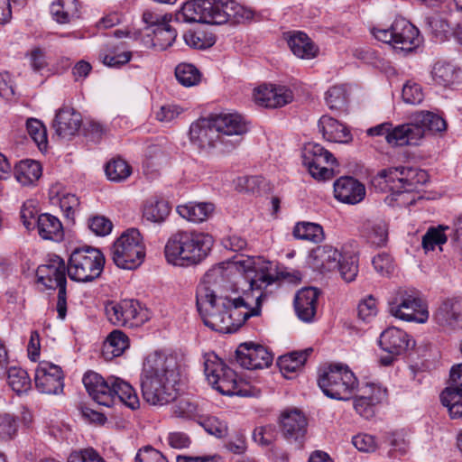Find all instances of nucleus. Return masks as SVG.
<instances>
[{
  "mask_svg": "<svg viewBox=\"0 0 462 462\" xmlns=\"http://www.w3.org/2000/svg\"><path fill=\"white\" fill-rule=\"evenodd\" d=\"M416 174V170L412 168H388L380 171L374 180H378L379 183L383 181L386 185H389V189L391 190H393L395 188L399 189V187L395 185L396 181L403 184L401 188H402L404 185L409 187L413 186V179Z\"/></svg>",
  "mask_w": 462,
  "mask_h": 462,
  "instance_id": "30",
  "label": "nucleus"
},
{
  "mask_svg": "<svg viewBox=\"0 0 462 462\" xmlns=\"http://www.w3.org/2000/svg\"><path fill=\"white\" fill-rule=\"evenodd\" d=\"M35 386L42 393L59 394L64 387L61 367L49 361H41L35 370Z\"/></svg>",
  "mask_w": 462,
  "mask_h": 462,
  "instance_id": "16",
  "label": "nucleus"
},
{
  "mask_svg": "<svg viewBox=\"0 0 462 462\" xmlns=\"http://www.w3.org/2000/svg\"><path fill=\"white\" fill-rule=\"evenodd\" d=\"M211 278V274H207L196 293L197 308L207 327L221 333H233L249 318L260 315L262 292L255 297L249 292L237 297L217 296L209 286Z\"/></svg>",
  "mask_w": 462,
  "mask_h": 462,
  "instance_id": "1",
  "label": "nucleus"
},
{
  "mask_svg": "<svg viewBox=\"0 0 462 462\" xmlns=\"http://www.w3.org/2000/svg\"><path fill=\"white\" fill-rule=\"evenodd\" d=\"M107 319L115 326L138 327L147 319L145 310L135 300L109 301L105 306Z\"/></svg>",
  "mask_w": 462,
  "mask_h": 462,
  "instance_id": "14",
  "label": "nucleus"
},
{
  "mask_svg": "<svg viewBox=\"0 0 462 462\" xmlns=\"http://www.w3.org/2000/svg\"><path fill=\"white\" fill-rule=\"evenodd\" d=\"M343 280L346 282H353L358 273L357 259L356 256L341 257L337 268Z\"/></svg>",
  "mask_w": 462,
  "mask_h": 462,
  "instance_id": "53",
  "label": "nucleus"
},
{
  "mask_svg": "<svg viewBox=\"0 0 462 462\" xmlns=\"http://www.w3.org/2000/svg\"><path fill=\"white\" fill-rule=\"evenodd\" d=\"M372 33L378 41L403 51H411L421 42L418 28L402 17L396 18L389 29L374 28Z\"/></svg>",
  "mask_w": 462,
  "mask_h": 462,
  "instance_id": "10",
  "label": "nucleus"
},
{
  "mask_svg": "<svg viewBox=\"0 0 462 462\" xmlns=\"http://www.w3.org/2000/svg\"><path fill=\"white\" fill-rule=\"evenodd\" d=\"M319 292L314 288L300 290L294 299V309L298 318L304 322L313 320L317 310Z\"/></svg>",
  "mask_w": 462,
  "mask_h": 462,
  "instance_id": "26",
  "label": "nucleus"
},
{
  "mask_svg": "<svg viewBox=\"0 0 462 462\" xmlns=\"http://www.w3.org/2000/svg\"><path fill=\"white\" fill-rule=\"evenodd\" d=\"M26 56L29 59V63L32 70L41 71L48 66L46 51L40 48H32Z\"/></svg>",
  "mask_w": 462,
  "mask_h": 462,
  "instance_id": "63",
  "label": "nucleus"
},
{
  "mask_svg": "<svg viewBox=\"0 0 462 462\" xmlns=\"http://www.w3.org/2000/svg\"><path fill=\"white\" fill-rule=\"evenodd\" d=\"M105 171L110 180L119 182L131 175L132 168L125 161L118 158L108 162Z\"/></svg>",
  "mask_w": 462,
  "mask_h": 462,
  "instance_id": "49",
  "label": "nucleus"
},
{
  "mask_svg": "<svg viewBox=\"0 0 462 462\" xmlns=\"http://www.w3.org/2000/svg\"><path fill=\"white\" fill-rule=\"evenodd\" d=\"M199 423L208 433L217 438H222L227 432L226 424L216 417L203 418Z\"/></svg>",
  "mask_w": 462,
  "mask_h": 462,
  "instance_id": "59",
  "label": "nucleus"
},
{
  "mask_svg": "<svg viewBox=\"0 0 462 462\" xmlns=\"http://www.w3.org/2000/svg\"><path fill=\"white\" fill-rule=\"evenodd\" d=\"M105 263V256L99 249L92 246L75 248L68 260V275L78 282H93L101 275Z\"/></svg>",
  "mask_w": 462,
  "mask_h": 462,
  "instance_id": "6",
  "label": "nucleus"
},
{
  "mask_svg": "<svg viewBox=\"0 0 462 462\" xmlns=\"http://www.w3.org/2000/svg\"><path fill=\"white\" fill-rule=\"evenodd\" d=\"M215 207L212 203L201 202H189L187 204L179 205L177 207L178 214L193 223H201L207 220L213 213Z\"/></svg>",
  "mask_w": 462,
  "mask_h": 462,
  "instance_id": "34",
  "label": "nucleus"
},
{
  "mask_svg": "<svg viewBox=\"0 0 462 462\" xmlns=\"http://www.w3.org/2000/svg\"><path fill=\"white\" fill-rule=\"evenodd\" d=\"M80 125L81 116L69 106L60 108L53 121L56 134L62 138L73 136L79 131Z\"/></svg>",
  "mask_w": 462,
  "mask_h": 462,
  "instance_id": "25",
  "label": "nucleus"
},
{
  "mask_svg": "<svg viewBox=\"0 0 462 462\" xmlns=\"http://www.w3.org/2000/svg\"><path fill=\"white\" fill-rule=\"evenodd\" d=\"M204 373L208 383L221 394L247 395V393L241 389L243 382L237 381L236 373L215 353L204 355Z\"/></svg>",
  "mask_w": 462,
  "mask_h": 462,
  "instance_id": "8",
  "label": "nucleus"
},
{
  "mask_svg": "<svg viewBox=\"0 0 462 462\" xmlns=\"http://www.w3.org/2000/svg\"><path fill=\"white\" fill-rule=\"evenodd\" d=\"M39 236L45 240L60 242L64 237V229L60 220L51 214H41L37 218Z\"/></svg>",
  "mask_w": 462,
  "mask_h": 462,
  "instance_id": "33",
  "label": "nucleus"
},
{
  "mask_svg": "<svg viewBox=\"0 0 462 462\" xmlns=\"http://www.w3.org/2000/svg\"><path fill=\"white\" fill-rule=\"evenodd\" d=\"M129 346L127 336L121 330H114L107 337L104 343V352L112 356H121Z\"/></svg>",
  "mask_w": 462,
  "mask_h": 462,
  "instance_id": "47",
  "label": "nucleus"
},
{
  "mask_svg": "<svg viewBox=\"0 0 462 462\" xmlns=\"http://www.w3.org/2000/svg\"><path fill=\"white\" fill-rule=\"evenodd\" d=\"M442 404L448 408L449 415L452 419L462 418V390L449 386L447 387L440 394Z\"/></svg>",
  "mask_w": 462,
  "mask_h": 462,
  "instance_id": "42",
  "label": "nucleus"
},
{
  "mask_svg": "<svg viewBox=\"0 0 462 462\" xmlns=\"http://www.w3.org/2000/svg\"><path fill=\"white\" fill-rule=\"evenodd\" d=\"M14 176L22 185H32L42 176V166L33 160L21 161L14 167Z\"/></svg>",
  "mask_w": 462,
  "mask_h": 462,
  "instance_id": "39",
  "label": "nucleus"
},
{
  "mask_svg": "<svg viewBox=\"0 0 462 462\" xmlns=\"http://www.w3.org/2000/svg\"><path fill=\"white\" fill-rule=\"evenodd\" d=\"M67 462H105L100 455L92 448L73 451Z\"/></svg>",
  "mask_w": 462,
  "mask_h": 462,
  "instance_id": "60",
  "label": "nucleus"
},
{
  "mask_svg": "<svg viewBox=\"0 0 462 462\" xmlns=\"http://www.w3.org/2000/svg\"><path fill=\"white\" fill-rule=\"evenodd\" d=\"M152 45L160 51L171 47L177 37V32L165 20L157 25L152 31Z\"/></svg>",
  "mask_w": 462,
  "mask_h": 462,
  "instance_id": "43",
  "label": "nucleus"
},
{
  "mask_svg": "<svg viewBox=\"0 0 462 462\" xmlns=\"http://www.w3.org/2000/svg\"><path fill=\"white\" fill-rule=\"evenodd\" d=\"M292 234L297 239L308 240L313 243H319L324 239L322 226L311 222L297 223L293 227Z\"/></svg>",
  "mask_w": 462,
  "mask_h": 462,
  "instance_id": "44",
  "label": "nucleus"
},
{
  "mask_svg": "<svg viewBox=\"0 0 462 462\" xmlns=\"http://www.w3.org/2000/svg\"><path fill=\"white\" fill-rule=\"evenodd\" d=\"M408 334L397 328L392 327L382 332L379 338L381 348L391 355H401L409 346Z\"/></svg>",
  "mask_w": 462,
  "mask_h": 462,
  "instance_id": "28",
  "label": "nucleus"
},
{
  "mask_svg": "<svg viewBox=\"0 0 462 462\" xmlns=\"http://www.w3.org/2000/svg\"><path fill=\"white\" fill-rule=\"evenodd\" d=\"M82 381L89 395L100 405L111 407L118 401L132 410L140 406L135 390L118 377L105 379L97 373L88 372Z\"/></svg>",
  "mask_w": 462,
  "mask_h": 462,
  "instance_id": "4",
  "label": "nucleus"
},
{
  "mask_svg": "<svg viewBox=\"0 0 462 462\" xmlns=\"http://www.w3.org/2000/svg\"><path fill=\"white\" fill-rule=\"evenodd\" d=\"M256 104L268 108L282 107L293 99L292 91L285 86H260L254 91Z\"/></svg>",
  "mask_w": 462,
  "mask_h": 462,
  "instance_id": "21",
  "label": "nucleus"
},
{
  "mask_svg": "<svg viewBox=\"0 0 462 462\" xmlns=\"http://www.w3.org/2000/svg\"><path fill=\"white\" fill-rule=\"evenodd\" d=\"M168 201L159 199H151L145 201L143 207V217L149 222L162 224L171 213Z\"/></svg>",
  "mask_w": 462,
  "mask_h": 462,
  "instance_id": "37",
  "label": "nucleus"
},
{
  "mask_svg": "<svg viewBox=\"0 0 462 462\" xmlns=\"http://www.w3.org/2000/svg\"><path fill=\"white\" fill-rule=\"evenodd\" d=\"M172 412L176 417L196 419L199 415L198 404L189 398L181 397L172 407Z\"/></svg>",
  "mask_w": 462,
  "mask_h": 462,
  "instance_id": "52",
  "label": "nucleus"
},
{
  "mask_svg": "<svg viewBox=\"0 0 462 462\" xmlns=\"http://www.w3.org/2000/svg\"><path fill=\"white\" fill-rule=\"evenodd\" d=\"M133 53L129 51L121 52L114 51L109 54L100 55L102 62L111 68H120L128 63L132 59Z\"/></svg>",
  "mask_w": 462,
  "mask_h": 462,
  "instance_id": "57",
  "label": "nucleus"
},
{
  "mask_svg": "<svg viewBox=\"0 0 462 462\" xmlns=\"http://www.w3.org/2000/svg\"><path fill=\"white\" fill-rule=\"evenodd\" d=\"M79 199L74 194L65 193L60 198V209L69 219H74L75 214L79 208Z\"/></svg>",
  "mask_w": 462,
  "mask_h": 462,
  "instance_id": "58",
  "label": "nucleus"
},
{
  "mask_svg": "<svg viewBox=\"0 0 462 462\" xmlns=\"http://www.w3.org/2000/svg\"><path fill=\"white\" fill-rule=\"evenodd\" d=\"M319 129L328 142L346 143L352 140L349 129L329 116H322L319 118Z\"/></svg>",
  "mask_w": 462,
  "mask_h": 462,
  "instance_id": "29",
  "label": "nucleus"
},
{
  "mask_svg": "<svg viewBox=\"0 0 462 462\" xmlns=\"http://www.w3.org/2000/svg\"><path fill=\"white\" fill-rule=\"evenodd\" d=\"M7 382L17 394L31 389L32 383L27 372L19 367H11L7 371Z\"/></svg>",
  "mask_w": 462,
  "mask_h": 462,
  "instance_id": "48",
  "label": "nucleus"
},
{
  "mask_svg": "<svg viewBox=\"0 0 462 462\" xmlns=\"http://www.w3.org/2000/svg\"><path fill=\"white\" fill-rule=\"evenodd\" d=\"M335 198L346 204L361 202L365 196V188L353 177H340L334 183Z\"/></svg>",
  "mask_w": 462,
  "mask_h": 462,
  "instance_id": "22",
  "label": "nucleus"
},
{
  "mask_svg": "<svg viewBox=\"0 0 462 462\" xmlns=\"http://www.w3.org/2000/svg\"><path fill=\"white\" fill-rule=\"evenodd\" d=\"M175 77L184 87L197 86L202 78L201 72L191 63H180L175 68Z\"/></svg>",
  "mask_w": 462,
  "mask_h": 462,
  "instance_id": "46",
  "label": "nucleus"
},
{
  "mask_svg": "<svg viewBox=\"0 0 462 462\" xmlns=\"http://www.w3.org/2000/svg\"><path fill=\"white\" fill-rule=\"evenodd\" d=\"M287 43L292 53L300 58L310 60L319 54V47L302 32H293L286 37Z\"/></svg>",
  "mask_w": 462,
  "mask_h": 462,
  "instance_id": "31",
  "label": "nucleus"
},
{
  "mask_svg": "<svg viewBox=\"0 0 462 462\" xmlns=\"http://www.w3.org/2000/svg\"><path fill=\"white\" fill-rule=\"evenodd\" d=\"M365 395L355 398L354 409L362 417L370 419L374 415V406L385 396V391L374 384H367Z\"/></svg>",
  "mask_w": 462,
  "mask_h": 462,
  "instance_id": "27",
  "label": "nucleus"
},
{
  "mask_svg": "<svg viewBox=\"0 0 462 462\" xmlns=\"http://www.w3.org/2000/svg\"><path fill=\"white\" fill-rule=\"evenodd\" d=\"M448 226H439L438 227H430L422 236L421 245L425 252L432 251L435 247L446 244L448 237L445 235V229Z\"/></svg>",
  "mask_w": 462,
  "mask_h": 462,
  "instance_id": "50",
  "label": "nucleus"
},
{
  "mask_svg": "<svg viewBox=\"0 0 462 462\" xmlns=\"http://www.w3.org/2000/svg\"><path fill=\"white\" fill-rule=\"evenodd\" d=\"M308 421L305 415L297 409L284 411L280 416V427L282 436L291 443L301 447Z\"/></svg>",
  "mask_w": 462,
  "mask_h": 462,
  "instance_id": "18",
  "label": "nucleus"
},
{
  "mask_svg": "<svg viewBox=\"0 0 462 462\" xmlns=\"http://www.w3.org/2000/svg\"><path fill=\"white\" fill-rule=\"evenodd\" d=\"M422 131L414 125L413 120L410 123L391 125L387 143L392 146L418 145L422 140Z\"/></svg>",
  "mask_w": 462,
  "mask_h": 462,
  "instance_id": "24",
  "label": "nucleus"
},
{
  "mask_svg": "<svg viewBox=\"0 0 462 462\" xmlns=\"http://www.w3.org/2000/svg\"><path fill=\"white\" fill-rule=\"evenodd\" d=\"M303 165L317 180H328L336 174L338 166L334 155L317 143H306L301 152Z\"/></svg>",
  "mask_w": 462,
  "mask_h": 462,
  "instance_id": "12",
  "label": "nucleus"
},
{
  "mask_svg": "<svg viewBox=\"0 0 462 462\" xmlns=\"http://www.w3.org/2000/svg\"><path fill=\"white\" fill-rule=\"evenodd\" d=\"M435 321L442 327H462V299L453 298L443 301L434 312Z\"/></svg>",
  "mask_w": 462,
  "mask_h": 462,
  "instance_id": "23",
  "label": "nucleus"
},
{
  "mask_svg": "<svg viewBox=\"0 0 462 462\" xmlns=\"http://www.w3.org/2000/svg\"><path fill=\"white\" fill-rule=\"evenodd\" d=\"M214 245L212 236L195 229L178 230L171 234L164 246L166 261L180 267L201 263Z\"/></svg>",
  "mask_w": 462,
  "mask_h": 462,
  "instance_id": "3",
  "label": "nucleus"
},
{
  "mask_svg": "<svg viewBox=\"0 0 462 462\" xmlns=\"http://www.w3.org/2000/svg\"><path fill=\"white\" fill-rule=\"evenodd\" d=\"M326 103L330 109H340L346 102V89L343 86H333L326 92Z\"/></svg>",
  "mask_w": 462,
  "mask_h": 462,
  "instance_id": "54",
  "label": "nucleus"
},
{
  "mask_svg": "<svg viewBox=\"0 0 462 462\" xmlns=\"http://www.w3.org/2000/svg\"><path fill=\"white\" fill-rule=\"evenodd\" d=\"M180 376L176 356L158 351L149 354L143 361L140 377L143 400L156 406L174 401Z\"/></svg>",
  "mask_w": 462,
  "mask_h": 462,
  "instance_id": "2",
  "label": "nucleus"
},
{
  "mask_svg": "<svg viewBox=\"0 0 462 462\" xmlns=\"http://www.w3.org/2000/svg\"><path fill=\"white\" fill-rule=\"evenodd\" d=\"M237 363L246 369H263L273 363V355L266 347L253 343L241 344L236 351Z\"/></svg>",
  "mask_w": 462,
  "mask_h": 462,
  "instance_id": "19",
  "label": "nucleus"
},
{
  "mask_svg": "<svg viewBox=\"0 0 462 462\" xmlns=\"http://www.w3.org/2000/svg\"><path fill=\"white\" fill-rule=\"evenodd\" d=\"M375 271L381 275H390L394 269L393 257L386 253L378 254L373 259Z\"/></svg>",
  "mask_w": 462,
  "mask_h": 462,
  "instance_id": "62",
  "label": "nucleus"
},
{
  "mask_svg": "<svg viewBox=\"0 0 462 462\" xmlns=\"http://www.w3.org/2000/svg\"><path fill=\"white\" fill-rule=\"evenodd\" d=\"M134 462H168V460L159 450L151 446H145L138 450Z\"/></svg>",
  "mask_w": 462,
  "mask_h": 462,
  "instance_id": "64",
  "label": "nucleus"
},
{
  "mask_svg": "<svg viewBox=\"0 0 462 462\" xmlns=\"http://www.w3.org/2000/svg\"><path fill=\"white\" fill-rule=\"evenodd\" d=\"M178 22L205 23L202 13V0L186 2L181 9L175 14Z\"/></svg>",
  "mask_w": 462,
  "mask_h": 462,
  "instance_id": "45",
  "label": "nucleus"
},
{
  "mask_svg": "<svg viewBox=\"0 0 462 462\" xmlns=\"http://www.w3.org/2000/svg\"><path fill=\"white\" fill-rule=\"evenodd\" d=\"M237 270L243 271L252 291H261L275 282L276 277L271 273V263L261 258L244 257L235 261Z\"/></svg>",
  "mask_w": 462,
  "mask_h": 462,
  "instance_id": "15",
  "label": "nucleus"
},
{
  "mask_svg": "<svg viewBox=\"0 0 462 462\" xmlns=\"http://www.w3.org/2000/svg\"><path fill=\"white\" fill-rule=\"evenodd\" d=\"M389 313L404 321L425 323L429 319L426 302L414 288L401 287L388 300Z\"/></svg>",
  "mask_w": 462,
  "mask_h": 462,
  "instance_id": "5",
  "label": "nucleus"
},
{
  "mask_svg": "<svg viewBox=\"0 0 462 462\" xmlns=\"http://www.w3.org/2000/svg\"><path fill=\"white\" fill-rule=\"evenodd\" d=\"M313 265L321 272H331L337 268L342 257L337 249L332 245H319L312 251Z\"/></svg>",
  "mask_w": 462,
  "mask_h": 462,
  "instance_id": "32",
  "label": "nucleus"
},
{
  "mask_svg": "<svg viewBox=\"0 0 462 462\" xmlns=\"http://www.w3.org/2000/svg\"><path fill=\"white\" fill-rule=\"evenodd\" d=\"M29 135L40 150L47 147V131L45 125L38 119L29 118L26 122Z\"/></svg>",
  "mask_w": 462,
  "mask_h": 462,
  "instance_id": "51",
  "label": "nucleus"
},
{
  "mask_svg": "<svg viewBox=\"0 0 462 462\" xmlns=\"http://www.w3.org/2000/svg\"><path fill=\"white\" fill-rule=\"evenodd\" d=\"M312 348L293 351L278 358L277 365L282 373H292L301 368L307 361Z\"/></svg>",
  "mask_w": 462,
  "mask_h": 462,
  "instance_id": "41",
  "label": "nucleus"
},
{
  "mask_svg": "<svg viewBox=\"0 0 462 462\" xmlns=\"http://www.w3.org/2000/svg\"><path fill=\"white\" fill-rule=\"evenodd\" d=\"M50 10L60 23H68L79 16L78 0H53Z\"/></svg>",
  "mask_w": 462,
  "mask_h": 462,
  "instance_id": "38",
  "label": "nucleus"
},
{
  "mask_svg": "<svg viewBox=\"0 0 462 462\" xmlns=\"http://www.w3.org/2000/svg\"><path fill=\"white\" fill-rule=\"evenodd\" d=\"M18 432V422L10 414L0 416V439L10 440L16 436Z\"/></svg>",
  "mask_w": 462,
  "mask_h": 462,
  "instance_id": "56",
  "label": "nucleus"
},
{
  "mask_svg": "<svg viewBox=\"0 0 462 462\" xmlns=\"http://www.w3.org/2000/svg\"><path fill=\"white\" fill-rule=\"evenodd\" d=\"M88 227L97 236H105L111 232L113 224L103 216H95L88 219Z\"/></svg>",
  "mask_w": 462,
  "mask_h": 462,
  "instance_id": "61",
  "label": "nucleus"
},
{
  "mask_svg": "<svg viewBox=\"0 0 462 462\" xmlns=\"http://www.w3.org/2000/svg\"><path fill=\"white\" fill-rule=\"evenodd\" d=\"M361 232L368 242L375 246H383L388 240V226L382 219H367L364 221Z\"/></svg>",
  "mask_w": 462,
  "mask_h": 462,
  "instance_id": "35",
  "label": "nucleus"
},
{
  "mask_svg": "<svg viewBox=\"0 0 462 462\" xmlns=\"http://www.w3.org/2000/svg\"><path fill=\"white\" fill-rule=\"evenodd\" d=\"M412 120L417 127L422 131V139L426 132L439 133L447 129L446 121L437 114L430 111H420L412 116Z\"/></svg>",
  "mask_w": 462,
  "mask_h": 462,
  "instance_id": "36",
  "label": "nucleus"
},
{
  "mask_svg": "<svg viewBox=\"0 0 462 462\" xmlns=\"http://www.w3.org/2000/svg\"><path fill=\"white\" fill-rule=\"evenodd\" d=\"M402 97L407 104L418 105L422 102L424 94L419 84L408 81L402 88Z\"/></svg>",
  "mask_w": 462,
  "mask_h": 462,
  "instance_id": "55",
  "label": "nucleus"
},
{
  "mask_svg": "<svg viewBox=\"0 0 462 462\" xmlns=\"http://www.w3.org/2000/svg\"><path fill=\"white\" fill-rule=\"evenodd\" d=\"M213 126L219 134L220 150L228 152L239 145L247 126L238 114L222 113L211 117Z\"/></svg>",
  "mask_w": 462,
  "mask_h": 462,
  "instance_id": "13",
  "label": "nucleus"
},
{
  "mask_svg": "<svg viewBox=\"0 0 462 462\" xmlns=\"http://www.w3.org/2000/svg\"><path fill=\"white\" fill-rule=\"evenodd\" d=\"M458 69L453 64L446 61H438L431 70V77L434 82L442 87H449L458 79Z\"/></svg>",
  "mask_w": 462,
  "mask_h": 462,
  "instance_id": "40",
  "label": "nucleus"
},
{
  "mask_svg": "<svg viewBox=\"0 0 462 462\" xmlns=\"http://www.w3.org/2000/svg\"><path fill=\"white\" fill-rule=\"evenodd\" d=\"M219 134L217 133L210 118H200L189 127V140L201 150L220 149Z\"/></svg>",
  "mask_w": 462,
  "mask_h": 462,
  "instance_id": "20",
  "label": "nucleus"
},
{
  "mask_svg": "<svg viewBox=\"0 0 462 462\" xmlns=\"http://www.w3.org/2000/svg\"><path fill=\"white\" fill-rule=\"evenodd\" d=\"M319 386L331 399L348 401L358 386V381L348 366L330 365L319 377Z\"/></svg>",
  "mask_w": 462,
  "mask_h": 462,
  "instance_id": "7",
  "label": "nucleus"
},
{
  "mask_svg": "<svg viewBox=\"0 0 462 462\" xmlns=\"http://www.w3.org/2000/svg\"><path fill=\"white\" fill-rule=\"evenodd\" d=\"M66 266L62 258L54 256L37 268L38 282L48 289H59L56 310L58 317L64 319L67 313Z\"/></svg>",
  "mask_w": 462,
  "mask_h": 462,
  "instance_id": "11",
  "label": "nucleus"
},
{
  "mask_svg": "<svg viewBox=\"0 0 462 462\" xmlns=\"http://www.w3.org/2000/svg\"><path fill=\"white\" fill-rule=\"evenodd\" d=\"M114 263L122 269L133 270L143 263L145 256L141 233L136 228L124 232L111 248Z\"/></svg>",
  "mask_w": 462,
  "mask_h": 462,
  "instance_id": "9",
  "label": "nucleus"
},
{
  "mask_svg": "<svg viewBox=\"0 0 462 462\" xmlns=\"http://www.w3.org/2000/svg\"><path fill=\"white\" fill-rule=\"evenodd\" d=\"M241 7L232 0H202L205 23L224 24L237 22Z\"/></svg>",
  "mask_w": 462,
  "mask_h": 462,
  "instance_id": "17",
  "label": "nucleus"
}]
</instances>
